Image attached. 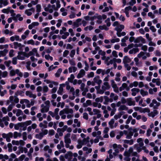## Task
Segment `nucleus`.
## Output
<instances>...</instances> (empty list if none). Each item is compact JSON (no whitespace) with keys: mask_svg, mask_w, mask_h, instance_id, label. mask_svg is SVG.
<instances>
[{"mask_svg":"<svg viewBox=\"0 0 161 161\" xmlns=\"http://www.w3.org/2000/svg\"><path fill=\"white\" fill-rule=\"evenodd\" d=\"M137 57L139 58H142V60H146L147 57L150 56V54L149 53H144L143 52H141L138 54Z\"/></svg>","mask_w":161,"mask_h":161,"instance_id":"obj_1","label":"nucleus"},{"mask_svg":"<svg viewBox=\"0 0 161 161\" xmlns=\"http://www.w3.org/2000/svg\"><path fill=\"white\" fill-rule=\"evenodd\" d=\"M160 105V103L158 102L156 100L153 99L152 100L149 106L150 107H153L154 109H157Z\"/></svg>","mask_w":161,"mask_h":161,"instance_id":"obj_2","label":"nucleus"},{"mask_svg":"<svg viewBox=\"0 0 161 161\" xmlns=\"http://www.w3.org/2000/svg\"><path fill=\"white\" fill-rule=\"evenodd\" d=\"M3 138H5L8 142L11 141L10 138L13 137V133L12 132H9L8 134L3 133L2 135Z\"/></svg>","mask_w":161,"mask_h":161,"instance_id":"obj_3","label":"nucleus"},{"mask_svg":"<svg viewBox=\"0 0 161 161\" xmlns=\"http://www.w3.org/2000/svg\"><path fill=\"white\" fill-rule=\"evenodd\" d=\"M21 123L22 126V130L25 131L26 129L27 126L31 124L32 121L31 120H29Z\"/></svg>","mask_w":161,"mask_h":161,"instance_id":"obj_4","label":"nucleus"},{"mask_svg":"<svg viewBox=\"0 0 161 161\" xmlns=\"http://www.w3.org/2000/svg\"><path fill=\"white\" fill-rule=\"evenodd\" d=\"M73 111L71 108H64L60 111V114H73Z\"/></svg>","mask_w":161,"mask_h":161,"instance_id":"obj_5","label":"nucleus"},{"mask_svg":"<svg viewBox=\"0 0 161 161\" xmlns=\"http://www.w3.org/2000/svg\"><path fill=\"white\" fill-rule=\"evenodd\" d=\"M43 7L45 11L48 12L50 13H52L53 12V10L52 8V5L50 4H48L47 7H46L45 5H43Z\"/></svg>","mask_w":161,"mask_h":161,"instance_id":"obj_6","label":"nucleus"},{"mask_svg":"<svg viewBox=\"0 0 161 161\" xmlns=\"http://www.w3.org/2000/svg\"><path fill=\"white\" fill-rule=\"evenodd\" d=\"M43 81L47 84H48V86L51 88H53L54 85H55L57 84L55 82L53 81H51L50 80H44Z\"/></svg>","mask_w":161,"mask_h":161,"instance_id":"obj_7","label":"nucleus"},{"mask_svg":"<svg viewBox=\"0 0 161 161\" xmlns=\"http://www.w3.org/2000/svg\"><path fill=\"white\" fill-rule=\"evenodd\" d=\"M110 81L111 85L114 89V91L116 93H118L119 92V89L117 86V85L115 83L114 80H111Z\"/></svg>","mask_w":161,"mask_h":161,"instance_id":"obj_8","label":"nucleus"},{"mask_svg":"<svg viewBox=\"0 0 161 161\" xmlns=\"http://www.w3.org/2000/svg\"><path fill=\"white\" fill-rule=\"evenodd\" d=\"M65 84L66 87V89L69 91L70 93H72L74 92V91H75L74 88L71 87L69 85V83L68 81L66 82L65 83Z\"/></svg>","mask_w":161,"mask_h":161,"instance_id":"obj_9","label":"nucleus"},{"mask_svg":"<svg viewBox=\"0 0 161 161\" xmlns=\"http://www.w3.org/2000/svg\"><path fill=\"white\" fill-rule=\"evenodd\" d=\"M13 112L14 114H15L17 116H19L23 114V111L20 109H14L13 110Z\"/></svg>","mask_w":161,"mask_h":161,"instance_id":"obj_10","label":"nucleus"},{"mask_svg":"<svg viewBox=\"0 0 161 161\" xmlns=\"http://www.w3.org/2000/svg\"><path fill=\"white\" fill-rule=\"evenodd\" d=\"M41 107L42 108L41 109V112L42 113L47 112L49 110V106L48 105H44V104H42Z\"/></svg>","mask_w":161,"mask_h":161,"instance_id":"obj_11","label":"nucleus"},{"mask_svg":"<svg viewBox=\"0 0 161 161\" xmlns=\"http://www.w3.org/2000/svg\"><path fill=\"white\" fill-rule=\"evenodd\" d=\"M60 3V1L58 0L56 2V7L55 6L54 4L52 5V8L53 9V10H54L55 11H57L58 9L61 7Z\"/></svg>","mask_w":161,"mask_h":161,"instance_id":"obj_12","label":"nucleus"},{"mask_svg":"<svg viewBox=\"0 0 161 161\" xmlns=\"http://www.w3.org/2000/svg\"><path fill=\"white\" fill-rule=\"evenodd\" d=\"M70 134L67 133L64 136V142L65 143H71V140L70 138Z\"/></svg>","mask_w":161,"mask_h":161,"instance_id":"obj_13","label":"nucleus"},{"mask_svg":"<svg viewBox=\"0 0 161 161\" xmlns=\"http://www.w3.org/2000/svg\"><path fill=\"white\" fill-rule=\"evenodd\" d=\"M86 72L83 69H81L77 75V78L78 79H80L83 77L85 75Z\"/></svg>","mask_w":161,"mask_h":161,"instance_id":"obj_14","label":"nucleus"},{"mask_svg":"<svg viewBox=\"0 0 161 161\" xmlns=\"http://www.w3.org/2000/svg\"><path fill=\"white\" fill-rule=\"evenodd\" d=\"M20 104H25L27 108H30V101L27 99H22L20 101Z\"/></svg>","mask_w":161,"mask_h":161,"instance_id":"obj_15","label":"nucleus"},{"mask_svg":"<svg viewBox=\"0 0 161 161\" xmlns=\"http://www.w3.org/2000/svg\"><path fill=\"white\" fill-rule=\"evenodd\" d=\"M127 104L129 106H134L135 105V102L132 100L131 98H127Z\"/></svg>","mask_w":161,"mask_h":161,"instance_id":"obj_16","label":"nucleus"},{"mask_svg":"<svg viewBox=\"0 0 161 161\" xmlns=\"http://www.w3.org/2000/svg\"><path fill=\"white\" fill-rule=\"evenodd\" d=\"M35 12V9L32 8L29 9H26L25 11V13L27 16H30L32 14V12Z\"/></svg>","mask_w":161,"mask_h":161,"instance_id":"obj_17","label":"nucleus"},{"mask_svg":"<svg viewBox=\"0 0 161 161\" xmlns=\"http://www.w3.org/2000/svg\"><path fill=\"white\" fill-rule=\"evenodd\" d=\"M131 61V59L127 56H124L123 59V63L124 64H129Z\"/></svg>","mask_w":161,"mask_h":161,"instance_id":"obj_18","label":"nucleus"},{"mask_svg":"<svg viewBox=\"0 0 161 161\" xmlns=\"http://www.w3.org/2000/svg\"><path fill=\"white\" fill-rule=\"evenodd\" d=\"M72 153L71 152H68L64 155L65 158L67 159L68 161H70L72 158Z\"/></svg>","mask_w":161,"mask_h":161,"instance_id":"obj_19","label":"nucleus"},{"mask_svg":"<svg viewBox=\"0 0 161 161\" xmlns=\"http://www.w3.org/2000/svg\"><path fill=\"white\" fill-rule=\"evenodd\" d=\"M65 86V84H60V86L58 90V91L57 93L60 94V95H62L63 94V92L64 89L63 87H64Z\"/></svg>","mask_w":161,"mask_h":161,"instance_id":"obj_20","label":"nucleus"},{"mask_svg":"<svg viewBox=\"0 0 161 161\" xmlns=\"http://www.w3.org/2000/svg\"><path fill=\"white\" fill-rule=\"evenodd\" d=\"M17 58L19 60H23L25 59L24 52H19L18 55L17 56Z\"/></svg>","mask_w":161,"mask_h":161,"instance_id":"obj_21","label":"nucleus"},{"mask_svg":"<svg viewBox=\"0 0 161 161\" xmlns=\"http://www.w3.org/2000/svg\"><path fill=\"white\" fill-rule=\"evenodd\" d=\"M112 147L114 149V150L115 151V153H119V148L121 147H122V146L120 145H117L116 143H114L112 145Z\"/></svg>","mask_w":161,"mask_h":161,"instance_id":"obj_22","label":"nucleus"},{"mask_svg":"<svg viewBox=\"0 0 161 161\" xmlns=\"http://www.w3.org/2000/svg\"><path fill=\"white\" fill-rule=\"evenodd\" d=\"M93 80L95 83L97 84L98 85H100L102 82V80L100 79L99 76H98L95 77L93 78Z\"/></svg>","mask_w":161,"mask_h":161,"instance_id":"obj_23","label":"nucleus"},{"mask_svg":"<svg viewBox=\"0 0 161 161\" xmlns=\"http://www.w3.org/2000/svg\"><path fill=\"white\" fill-rule=\"evenodd\" d=\"M110 88V86L108 82H104L102 87V89L103 90H108Z\"/></svg>","mask_w":161,"mask_h":161,"instance_id":"obj_24","label":"nucleus"},{"mask_svg":"<svg viewBox=\"0 0 161 161\" xmlns=\"http://www.w3.org/2000/svg\"><path fill=\"white\" fill-rule=\"evenodd\" d=\"M25 95L27 96H28L30 97L33 98L34 99L36 97V94H33L31 92L28 91H26Z\"/></svg>","mask_w":161,"mask_h":161,"instance_id":"obj_25","label":"nucleus"},{"mask_svg":"<svg viewBox=\"0 0 161 161\" xmlns=\"http://www.w3.org/2000/svg\"><path fill=\"white\" fill-rule=\"evenodd\" d=\"M104 98L105 100L103 102V104L105 105H107L108 102L112 103L113 101V99L112 98H109L107 96H104Z\"/></svg>","mask_w":161,"mask_h":161,"instance_id":"obj_26","label":"nucleus"},{"mask_svg":"<svg viewBox=\"0 0 161 161\" xmlns=\"http://www.w3.org/2000/svg\"><path fill=\"white\" fill-rule=\"evenodd\" d=\"M81 20V19H78L76 20V21H74L73 23V28H75L76 27H79L80 25L79 22H80Z\"/></svg>","mask_w":161,"mask_h":161,"instance_id":"obj_27","label":"nucleus"},{"mask_svg":"<svg viewBox=\"0 0 161 161\" xmlns=\"http://www.w3.org/2000/svg\"><path fill=\"white\" fill-rule=\"evenodd\" d=\"M140 89L137 88H133L131 89L132 92L131 95L134 96H135L137 93H138L140 92Z\"/></svg>","mask_w":161,"mask_h":161,"instance_id":"obj_28","label":"nucleus"},{"mask_svg":"<svg viewBox=\"0 0 161 161\" xmlns=\"http://www.w3.org/2000/svg\"><path fill=\"white\" fill-rule=\"evenodd\" d=\"M39 25V23L37 22H33L29 25L28 28L30 30H31L35 26H38Z\"/></svg>","mask_w":161,"mask_h":161,"instance_id":"obj_29","label":"nucleus"},{"mask_svg":"<svg viewBox=\"0 0 161 161\" xmlns=\"http://www.w3.org/2000/svg\"><path fill=\"white\" fill-rule=\"evenodd\" d=\"M124 28V26L123 25H119L117 27L115 28V30L118 32H120Z\"/></svg>","mask_w":161,"mask_h":161,"instance_id":"obj_30","label":"nucleus"},{"mask_svg":"<svg viewBox=\"0 0 161 161\" xmlns=\"http://www.w3.org/2000/svg\"><path fill=\"white\" fill-rule=\"evenodd\" d=\"M64 142L62 141H60L59 143L57 145V148L58 150H61V148H64Z\"/></svg>","mask_w":161,"mask_h":161,"instance_id":"obj_31","label":"nucleus"},{"mask_svg":"<svg viewBox=\"0 0 161 161\" xmlns=\"http://www.w3.org/2000/svg\"><path fill=\"white\" fill-rule=\"evenodd\" d=\"M150 112V109L148 108H142L141 107L140 113H149Z\"/></svg>","mask_w":161,"mask_h":161,"instance_id":"obj_32","label":"nucleus"},{"mask_svg":"<svg viewBox=\"0 0 161 161\" xmlns=\"http://www.w3.org/2000/svg\"><path fill=\"white\" fill-rule=\"evenodd\" d=\"M66 152V150L64 148H62L61 150H59L58 151H55L54 153L56 156H58L60 153H65Z\"/></svg>","mask_w":161,"mask_h":161,"instance_id":"obj_33","label":"nucleus"},{"mask_svg":"<svg viewBox=\"0 0 161 161\" xmlns=\"http://www.w3.org/2000/svg\"><path fill=\"white\" fill-rule=\"evenodd\" d=\"M83 150L86 152V154H88L92 152V149L91 148H88L86 147H84L82 148Z\"/></svg>","mask_w":161,"mask_h":161,"instance_id":"obj_34","label":"nucleus"},{"mask_svg":"<svg viewBox=\"0 0 161 161\" xmlns=\"http://www.w3.org/2000/svg\"><path fill=\"white\" fill-rule=\"evenodd\" d=\"M68 70L69 73H71L72 72H75L77 70V68L74 66H73L69 67L68 68Z\"/></svg>","mask_w":161,"mask_h":161,"instance_id":"obj_35","label":"nucleus"},{"mask_svg":"<svg viewBox=\"0 0 161 161\" xmlns=\"http://www.w3.org/2000/svg\"><path fill=\"white\" fill-rule=\"evenodd\" d=\"M128 108L125 105H122L120 106L118 109L119 111L125 110L126 111L128 109Z\"/></svg>","mask_w":161,"mask_h":161,"instance_id":"obj_36","label":"nucleus"},{"mask_svg":"<svg viewBox=\"0 0 161 161\" xmlns=\"http://www.w3.org/2000/svg\"><path fill=\"white\" fill-rule=\"evenodd\" d=\"M139 51V49L138 48H133L130 50L129 52V53L130 54H135L137 52H138Z\"/></svg>","mask_w":161,"mask_h":161,"instance_id":"obj_37","label":"nucleus"},{"mask_svg":"<svg viewBox=\"0 0 161 161\" xmlns=\"http://www.w3.org/2000/svg\"><path fill=\"white\" fill-rule=\"evenodd\" d=\"M43 150L45 152L47 151L48 153H51L52 151V150L49 147L48 145H46L44 147Z\"/></svg>","mask_w":161,"mask_h":161,"instance_id":"obj_38","label":"nucleus"},{"mask_svg":"<svg viewBox=\"0 0 161 161\" xmlns=\"http://www.w3.org/2000/svg\"><path fill=\"white\" fill-rule=\"evenodd\" d=\"M137 142L139 143V145L140 147H142L144 145L143 140L141 138L137 139Z\"/></svg>","mask_w":161,"mask_h":161,"instance_id":"obj_39","label":"nucleus"},{"mask_svg":"<svg viewBox=\"0 0 161 161\" xmlns=\"http://www.w3.org/2000/svg\"><path fill=\"white\" fill-rule=\"evenodd\" d=\"M114 119H111L110 121L108 122V125L109 127L111 129H113L114 128Z\"/></svg>","mask_w":161,"mask_h":161,"instance_id":"obj_40","label":"nucleus"},{"mask_svg":"<svg viewBox=\"0 0 161 161\" xmlns=\"http://www.w3.org/2000/svg\"><path fill=\"white\" fill-rule=\"evenodd\" d=\"M20 127L22 128L21 122L18 123L14 125V128L15 130H18Z\"/></svg>","mask_w":161,"mask_h":161,"instance_id":"obj_41","label":"nucleus"},{"mask_svg":"<svg viewBox=\"0 0 161 161\" xmlns=\"http://www.w3.org/2000/svg\"><path fill=\"white\" fill-rule=\"evenodd\" d=\"M123 142L125 143L128 144L130 145H132L133 144L134 141L133 139L130 140H123Z\"/></svg>","mask_w":161,"mask_h":161,"instance_id":"obj_42","label":"nucleus"},{"mask_svg":"<svg viewBox=\"0 0 161 161\" xmlns=\"http://www.w3.org/2000/svg\"><path fill=\"white\" fill-rule=\"evenodd\" d=\"M83 145L84 144L83 142L79 140L78 141V144L76 146V147L78 149H80L82 147Z\"/></svg>","mask_w":161,"mask_h":161,"instance_id":"obj_43","label":"nucleus"},{"mask_svg":"<svg viewBox=\"0 0 161 161\" xmlns=\"http://www.w3.org/2000/svg\"><path fill=\"white\" fill-rule=\"evenodd\" d=\"M35 136L36 139L41 140L43 137V134L41 132H40L39 134H36Z\"/></svg>","mask_w":161,"mask_h":161,"instance_id":"obj_44","label":"nucleus"},{"mask_svg":"<svg viewBox=\"0 0 161 161\" xmlns=\"http://www.w3.org/2000/svg\"><path fill=\"white\" fill-rule=\"evenodd\" d=\"M8 52V50L4 49L0 51V57L5 56Z\"/></svg>","mask_w":161,"mask_h":161,"instance_id":"obj_45","label":"nucleus"},{"mask_svg":"<svg viewBox=\"0 0 161 161\" xmlns=\"http://www.w3.org/2000/svg\"><path fill=\"white\" fill-rule=\"evenodd\" d=\"M14 45V48L15 49H17L18 47H20L21 46V44L20 43H19L18 42H14L13 43Z\"/></svg>","mask_w":161,"mask_h":161,"instance_id":"obj_46","label":"nucleus"},{"mask_svg":"<svg viewBox=\"0 0 161 161\" xmlns=\"http://www.w3.org/2000/svg\"><path fill=\"white\" fill-rule=\"evenodd\" d=\"M67 126L66 125H65L62 128H58L57 131H61L64 132L67 130Z\"/></svg>","mask_w":161,"mask_h":161,"instance_id":"obj_47","label":"nucleus"},{"mask_svg":"<svg viewBox=\"0 0 161 161\" xmlns=\"http://www.w3.org/2000/svg\"><path fill=\"white\" fill-rule=\"evenodd\" d=\"M19 149L20 150L21 153H23V152L26 153L27 152L28 150L26 147H19Z\"/></svg>","mask_w":161,"mask_h":161,"instance_id":"obj_48","label":"nucleus"},{"mask_svg":"<svg viewBox=\"0 0 161 161\" xmlns=\"http://www.w3.org/2000/svg\"><path fill=\"white\" fill-rule=\"evenodd\" d=\"M140 94L143 96L144 97L148 95V93L147 91H144L142 89H141L140 91Z\"/></svg>","mask_w":161,"mask_h":161,"instance_id":"obj_49","label":"nucleus"},{"mask_svg":"<svg viewBox=\"0 0 161 161\" xmlns=\"http://www.w3.org/2000/svg\"><path fill=\"white\" fill-rule=\"evenodd\" d=\"M8 0H0V4H2L3 6H5L8 4Z\"/></svg>","mask_w":161,"mask_h":161,"instance_id":"obj_50","label":"nucleus"},{"mask_svg":"<svg viewBox=\"0 0 161 161\" xmlns=\"http://www.w3.org/2000/svg\"><path fill=\"white\" fill-rule=\"evenodd\" d=\"M133 135V133L131 132V131H130L126 136V138L127 139H131Z\"/></svg>","mask_w":161,"mask_h":161,"instance_id":"obj_51","label":"nucleus"},{"mask_svg":"<svg viewBox=\"0 0 161 161\" xmlns=\"http://www.w3.org/2000/svg\"><path fill=\"white\" fill-rule=\"evenodd\" d=\"M148 113V116L152 118H153L157 114V112L156 111L151 112Z\"/></svg>","mask_w":161,"mask_h":161,"instance_id":"obj_52","label":"nucleus"},{"mask_svg":"<svg viewBox=\"0 0 161 161\" xmlns=\"http://www.w3.org/2000/svg\"><path fill=\"white\" fill-rule=\"evenodd\" d=\"M75 78V77L73 74H71L70 77L68 78V80L69 81L68 82H69L70 83L72 82V81Z\"/></svg>","mask_w":161,"mask_h":161,"instance_id":"obj_53","label":"nucleus"},{"mask_svg":"<svg viewBox=\"0 0 161 161\" xmlns=\"http://www.w3.org/2000/svg\"><path fill=\"white\" fill-rule=\"evenodd\" d=\"M62 71V69L61 68L59 69L55 74V76L56 77H58L60 76V74Z\"/></svg>","mask_w":161,"mask_h":161,"instance_id":"obj_54","label":"nucleus"},{"mask_svg":"<svg viewBox=\"0 0 161 161\" xmlns=\"http://www.w3.org/2000/svg\"><path fill=\"white\" fill-rule=\"evenodd\" d=\"M68 60L70 65L73 66H74L75 65V62L73 58L70 59V58H69Z\"/></svg>","mask_w":161,"mask_h":161,"instance_id":"obj_55","label":"nucleus"},{"mask_svg":"<svg viewBox=\"0 0 161 161\" xmlns=\"http://www.w3.org/2000/svg\"><path fill=\"white\" fill-rule=\"evenodd\" d=\"M13 135V136H14V137L15 139L17 138L18 137H20L21 136L20 133H18L16 131L14 132Z\"/></svg>","mask_w":161,"mask_h":161,"instance_id":"obj_56","label":"nucleus"},{"mask_svg":"<svg viewBox=\"0 0 161 161\" xmlns=\"http://www.w3.org/2000/svg\"><path fill=\"white\" fill-rule=\"evenodd\" d=\"M36 116L38 118L39 121H41L43 120V117L42 116V114L41 113H38Z\"/></svg>","mask_w":161,"mask_h":161,"instance_id":"obj_57","label":"nucleus"},{"mask_svg":"<svg viewBox=\"0 0 161 161\" xmlns=\"http://www.w3.org/2000/svg\"><path fill=\"white\" fill-rule=\"evenodd\" d=\"M11 8L10 7H8L7 8L3 9L2 10V12L3 13L8 14L10 11Z\"/></svg>","mask_w":161,"mask_h":161,"instance_id":"obj_58","label":"nucleus"},{"mask_svg":"<svg viewBox=\"0 0 161 161\" xmlns=\"http://www.w3.org/2000/svg\"><path fill=\"white\" fill-rule=\"evenodd\" d=\"M16 71V69L15 70L14 69L10 70L9 72V75L11 76H14L16 74H17V72Z\"/></svg>","mask_w":161,"mask_h":161,"instance_id":"obj_59","label":"nucleus"},{"mask_svg":"<svg viewBox=\"0 0 161 161\" xmlns=\"http://www.w3.org/2000/svg\"><path fill=\"white\" fill-rule=\"evenodd\" d=\"M79 89H77L75 90V91H74V92L72 93V94L73 95H74L75 96L77 97L79 95Z\"/></svg>","mask_w":161,"mask_h":161,"instance_id":"obj_60","label":"nucleus"},{"mask_svg":"<svg viewBox=\"0 0 161 161\" xmlns=\"http://www.w3.org/2000/svg\"><path fill=\"white\" fill-rule=\"evenodd\" d=\"M70 144V143H65V147L66 148H69V149L70 150L73 149L74 147V146L72 145L70 146V145H69Z\"/></svg>","mask_w":161,"mask_h":161,"instance_id":"obj_61","label":"nucleus"},{"mask_svg":"<svg viewBox=\"0 0 161 161\" xmlns=\"http://www.w3.org/2000/svg\"><path fill=\"white\" fill-rule=\"evenodd\" d=\"M93 106L95 107H98L100 108L101 107L102 105L100 103H97L96 102H94L92 103Z\"/></svg>","mask_w":161,"mask_h":161,"instance_id":"obj_62","label":"nucleus"},{"mask_svg":"<svg viewBox=\"0 0 161 161\" xmlns=\"http://www.w3.org/2000/svg\"><path fill=\"white\" fill-rule=\"evenodd\" d=\"M75 53V50L73 49L70 51L69 56L72 58H73L74 56Z\"/></svg>","mask_w":161,"mask_h":161,"instance_id":"obj_63","label":"nucleus"},{"mask_svg":"<svg viewBox=\"0 0 161 161\" xmlns=\"http://www.w3.org/2000/svg\"><path fill=\"white\" fill-rule=\"evenodd\" d=\"M123 135V132L122 131L119 132V134L116 136V138L117 139H119Z\"/></svg>","mask_w":161,"mask_h":161,"instance_id":"obj_64","label":"nucleus"}]
</instances>
